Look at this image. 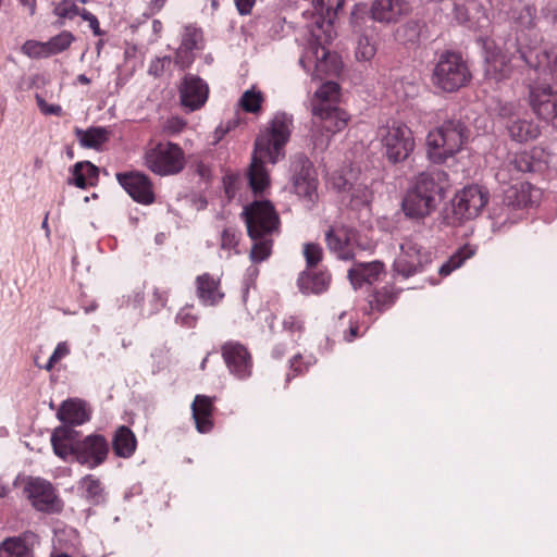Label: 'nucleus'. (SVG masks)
I'll list each match as a JSON object with an SVG mask.
<instances>
[{
	"instance_id": "obj_7",
	"label": "nucleus",
	"mask_w": 557,
	"mask_h": 557,
	"mask_svg": "<svg viewBox=\"0 0 557 557\" xmlns=\"http://www.w3.org/2000/svg\"><path fill=\"white\" fill-rule=\"evenodd\" d=\"M311 111L313 144L315 148L324 150L329 146L331 137L346 127L348 114L336 106L313 104Z\"/></svg>"
},
{
	"instance_id": "obj_26",
	"label": "nucleus",
	"mask_w": 557,
	"mask_h": 557,
	"mask_svg": "<svg viewBox=\"0 0 557 557\" xmlns=\"http://www.w3.org/2000/svg\"><path fill=\"white\" fill-rule=\"evenodd\" d=\"M191 411L197 431L200 433L210 432L213 426L211 420L213 399L205 395H197L191 404Z\"/></svg>"
},
{
	"instance_id": "obj_50",
	"label": "nucleus",
	"mask_w": 557,
	"mask_h": 557,
	"mask_svg": "<svg viewBox=\"0 0 557 557\" xmlns=\"http://www.w3.org/2000/svg\"><path fill=\"white\" fill-rule=\"evenodd\" d=\"M304 256L308 268H312L322 260L323 250L318 244L309 243L304 247Z\"/></svg>"
},
{
	"instance_id": "obj_19",
	"label": "nucleus",
	"mask_w": 557,
	"mask_h": 557,
	"mask_svg": "<svg viewBox=\"0 0 557 557\" xmlns=\"http://www.w3.org/2000/svg\"><path fill=\"white\" fill-rule=\"evenodd\" d=\"M360 173L350 169L341 176L342 184H337L339 189L348 190L350 193V203L355 208L368 206L373 199V193L369 187L367 177L360 180Z\"/></svg>"
},
{
	"instance_id": "obj_53",
	"label": "nucleus",
	"mask_w": 557,
	"mask_h": 557,
	"mask_svg": "<svg viewBox=\"0 0 557 557\" xmlns=\"http://www.w3.org/2000/svg\"><path fill=\"white\" fill-rule=\"evenodd\" d=\"M70 354V348L66 342H61L54 348L52 355L50 356L48 362L42 367L47 371H51L55 363H58L61 359L66 357Z\"/></svg>"
},
{
	"instance_id": "obj_17",
	"label": "nucleus",
	"mask_w": 557,
	"mask_h": 557,
	"mask_svg": "<svg viewBox=\"0 0 557 557\" xmlns=\"http://www.w3.org/2000/svg\"><path fill=\"white\" fill-rule=\"evenodd\" d=\"M25 493L37 510L46 512L60 510L58 497L48 481L39 478L30 479L25 486Z\"/></svg>"
},
{
	"instance_id": "obj_13",
	"label": "nucleus",
	"mask_w": 557,
	"mask_h": 557,
	"mask_svg": "<svg viewBox=\"0 0 557 557\" xmlns=\"http://www.w3.org/2000/svg\"><path fill=\"white\" fill-rule=\"evenodd\" d=\"M431 262V255L411 239L400 244V252L394 261V271L404 277L421 272Z\"/></svg>"
},
{
	"instance_id": "obj_60",
	"label": "nucleus",
	"mask_w": 557,
	"mask_h": 557,
	"mask_svg": "<svg viewBox=\"0 0 557 557\" xmlns=\"http://www.w3.org/2000/svg\"><path fill=\"white\" fill-rule=\"evenodd\" d=\"M153 300L157 302V308L164 307L166 304V295L158 288L153 290Z\"/></svg>"
},
{
	"instance_id": "obj_1",
	"label": "nucleus",
	"mask_w": 557,
	"mask_h": 557,
	"mask_svg": "<svg viewBox=\"0 0 557 557\" xmlns=\"http://www.w3.org/2000/svg\"><path fill=\"white\" fill-rule=\"evenodd\" d=\"M292 128L293 116L276 112L257 136L248 170L249 185L255 194L262 193L270 185L264 163L276 164L285 158V146L290 138Z\"/></svg>"
},
{
	"instance_id": "obj_3",
	"label": "nucleus",
	"mask_w": 557,
	"mask_h": 557,
	"mask_svg": "<svg viewBox=\"0 0 557 557\" xmlns=\"http://www.w3.org/2000/svg\"><path fill=\"white\" fill-rule=\"evenodd\" d=\"M247 232L253 246L250 251L252 262L265 260L272 249V235L278 232L280 218L269 200H256L243 211Z\"/></svg>"
},
{
	"instance_id": "obj_29",
	"label": "nucleus",
	"mask_w": 557,
	"mask_h": 557,
	"mask_svg": "<svg viewBox=\"0 0 557 557\" xmlns=\"http://www.w3.org/2000/svg\"><path fill=\"white\" fill-rule=\"evenodd\" d=\"M315 70L314 78H322V75H334L341 70V61L336 53L330 52L324 46L314 48Z\"/></svg>"
},
{
	"instance_id": "obj_33",
	"label": "nucleus",
	"mask_w": 557,
	"mask_h": 557,
	"mask_svg": "<svg viewBox=\"0 0 557 557\" xmlns=\"http://www.w3.org/2000/svg\"><path fill=\"white\" fill-rule=\"evenodd\" d=\"M136 437L127 426H120L113 436L112 446L116 456L131 457L136 449Z\"/></svg>"
},
{
	"instance_id": "obj_58",
	"label": "nucleus",
	"mask_w": 557,
	"mask_h": 557,
	"mask_svg": "<svg viewBox=\"0 0 557 557\" xmlns=\"http://www.w3.org/2000/svg\"><path fill=\"white\" fill-rule=\"evenodd\" d=\"M255 2L256 0H235L236 8L242 15L250 13Z\"/></svg>"
},
{
	"instance_id": "obj_23",
	"label": "nucleus",
	"mask_w": 557,
	"mask_h": 557,
	"mask_svg": "<svg viewBox=\"0 0 557 557\" xmlns=\"http://www.w3.org/2000/svg\"><path fill=\"white\" fill-rule=\"evenodd\" d=\"M541 197L540 189L533 187L528 182H521L509 186L505 190L504 202L515 209L533 206Z\"/></svg>"
},
{
	"instance_id": "obj_34",
	"label": "nucleus",
	"mask_w": 557,
	"mask_h": 557,
	"mask_svg": "<svg viewBox=\"0 0 557 557\" xmlns=\"http://www.w3.org/2000/svg\"><path fill=\"white\" fill-rule=\"evenodd\" d=\"M79 144L85 148L99 149L109 140L110 132L106 127H89L87 129H75Z\"/></svg>"
},
{
	"instance_id": "obj_62",
	"label": "nucleus",
	"mask_w": 557,
	"mask_h": 557,
	"mask_svg": "<svg viewBox=\"0 0 557 557\" xmlns=\"http://www.w3.org/2000/svg\"><path fill=\"white\" fill-rule=\"evenodd\" d=\"M176 319L181 321L183 325L193 326L195 323V319L193 317H189L188 313H185L184 311H181Z\"/></svg>"
},
{
	"instance_id": "obj_52",
	"label": "nucleus",
	"mask_w": 557,
	"mask_h": 557,
	"mask_svg": "<svg viewBox=\"0 0 557 557\" xmlns=\"http://www.w3.org/2000/svg\"><path fill=\"white\" fill-rule=\"evenodd\" d=\"M186 126V122L178 117L172 116L164 121L161 125V133L164 135H175L181 133Z\"/></svg>"
},
{
	"instance_id": "obj_14",
	"label": "nucleus",
	"mask_w": 557,
	"mask_h": 557,
	"mask_svg": "<svg viewBox=\"0 0 557 557\" xmlns=\"http://www.w3.org/2000/svg\"><path fill=\"white\" fill-rule=\"evenodd\" d=\"M109 453V445L104 436L91 434L76 443L74 458L81 465L94 469L104 462Z\"/></svg>"
},
{
	"instance_id": "obj_11",
	"label": "nucleus",
	"mask_w": 557,
	"mask_h": 557,
	"mask_svg": "<svg viewBox=\"0 0 557 557\" xmlns=\"http://www.w3.org/2000/svg\"><path fill=\"white\" fill-rule=\"evenodd\" d=\"M520 59L540 76L550 77L557 82V54L553 48L543 42L529 44L518 49Z\"/></svg>"
},
{
	"instance_id": "obj_25",
	"label": "nucleus",
	"mask_w": 557,
	"mask_h": 557,
	"mask_svg": "<svg viewBox=\"0 0 557 557\" xmlns=\"http://www.w3.org/2000/svg\"><path fill=\"white\" fill-rule=\"evenodd\" d=\"M509 137L517 143L535 140L541 135V127L530 116H518L507 124Z\"/></svg>"
},
{
	"instance_id": "obj_55",
	"label": "nucleus",
	"mask_w": 557,
	"mask_h": 557,
	"mask_svg": "<svg viewBox=\"0 0 557 557\" xmlns=\"http://www.w3.org/2000/svg\"><path fill=\"white\" fill-rule=\"evenodd\" d=\"M283 327L290 333H300L304 329V322L296 315H290L283 321Z\"/></svg>"
},
{
	"instance_id": "obj_54",
	"label": "nucleus",
	"mask_w": 557,
	"mask_h": 557,
	"mask_svg": "<svg viewBox=\"0 0 557 557\" xmlns=\"http://www.w3.org/2000/svg\"><path fill=\"white\" fill-rule=\"evenodd\" d=\"M171 58L170 57H163V58H156L150 62L148 73L153 76H160L166 64H170Z\"/></svg>"
},
{
	"instance_id": "obj_30",
	"label": "nucleus",
	"mask_w": 557,
	"mask_h": 557,
	"mask_svg": "<svg viewBox=\"0 0 557 557\" xmlns=\"http://www.w3.org/2000/svg\"><path fill=\"white\" fill-rule=\"evenodd\" d=\"M325 240L331 251L335 252L338 258L348 260L351 258V251L349 248V233L348 230L343 226L331 227L325 233Z\"/></svg>"
},
{
	"instance_id": "obj_21",
	"label": "nucleus",
	"mask_w": 557,
	"mask_h": 557,
	"mask_svg": "<svg viewBox=\"0 0 557 557\" xmlns=\"http://www.w3.org/2000/svg\"><path fill=\"white\" fill-rule=\"evenodd\" d=\"M409 9L405 0H374L370 12L374 21L388 24L398 22Z\"/></svg>"
},
{
	"instance_id": "obj_12",
	"label": "nucleus",
	"mask_w": 557,
	"mask_h": 557,
	"mask_svg": "<svg viewBox=\"0 0 557 557\" xmlns=\"http://www.w3.org/2000/svg\"><path fill=\"white\" fill-rule=\"evenodd\" d=\"M488 201V193L479 185H469L453 198V214L459 222L476 218Z\"/></svg>"
},
{
	"instance_id": "obj_6",
	"label": "nucleus",
	"mask_w": 557,
	"mask_h": 557,
	"mask_svg": "<svg viewBox=\"0 0 557 557\" xmlns=\"http://www.w3.org/2000/svg\"><path fill=\"white\" fill-rule=\"evenodd\" d=\"M144 165L160 176L175 175L185 166V153L174 143H158L147 147L144 152Z\"/></svg>"
},
{
	"instance_id": "obj_49",
	"label": "nucleus",
	"mask_w": 557,
	"mask_h": 557,
	"mask_svg": "<svg viewBox=\"0 0 557 557\" xmlns=\"http://www.w3.org/2000/svg\"><path fill=\"white\" fill-rule=\"evenodd\" d=\"M488 109L491 113L500 117H511L516 112V106L512 102H506L499 99L493 100Z\"/></svg>"
},
{
	"instance_id": "obj_42",
	"label": "nucleus",
	"mask_w": 557,
	"mask_h": 557,
	"mask_svg": "<svg viewBox=\"0 0 557 557\" xmlns=\"http://www.w3.org/2000/svg\"><path fill=\"white\" fill-rule=\"evenodd\" d=\"M22 52L35 59L51 57L47 41L27 40L22 46Z\"/></svg>"
},
{
	"instance_id": "obj_38",
	"label": "nucleus",
	"mask_w": 557,
	"mask_h": 557,
	"mask_svg": "<svg viewBox=\"0 0 557 557\" xmlns=\"http://www.w3.org/2000/svg\"><path fill=\"white\" fill-rule=\"evenodd\" d=\"M536 8L533 4H522L515 8L511 12V18L521 28H533L536 24Z\"/></svg>"
},
{
	"instance_id": "obj_56",
	"label": "nucleus",
	"mask_w": 557,
	"mask_h": 557,
	"mask_svg": "<svg viewBox=\"0 0 557 557\" xmlns=\"http://www.w3.org/2000/svg\"><path fill=\"white\" fill-rule=\"evenodd\" d=\"M37 103L39 109L45 114L61 115L62 108L59 104H48L42 98L37 96Z\"/></svg>"
},
{
	"instance_id": "obj_27",
	"label": "nucleus",
	"mask_w": 557,
	"mask_h": 557,
	"mask_svg": "<svg viewBox=\"0 0 557 557\" xmlns=\"http://www.w3.org/2000/svg\"><path fill=\"white\" fill-rule=\"evenodd\" d=\"M197 296L206 306L219 304L224 294L220 289V280L205 273L196 278Z\"/></svg>"
},
{
	"instance_id": "obj_57",
	"label": "nucleus",
	"mask_w": 557,
	"mask_h": 557,
	"mask_svg": "<svg viewBox=\"0 0 557 557\" xmlns=\"http://www.w3.org/2000/svg\"><path fill=\"white\" fill-rule=\"evenodd\" d=\"M321 5L325 8L326 13L330 15L333 13L334 15L344 7L345 0H319Z\"/></svg>"
},
{
	"instance_id": "obj_2",
	"label": "nucleus",
	"mask_w": 557,
	"mask_h": 557,
	"mask_svg": "<svg viewBox=\"0 0 557 557\" xmlns=\"http://www.w3.org/2000/svg\"><path fill=\"white\" fill-rule=\"evenodd\" d=\"M448 187V174L437 168H430L416 175L406 191L401 209L412 220H423L437 208L445 189Z\"/></svg>"
},
{
	"instance_id": "obj_31",
	"label": "nucleus",
	"mask_w": 557,
	"mask_h": 557,
	"mask_svg": "<svg viewBox=\"0 0 557 557\" xmlns=\"http://www.w3.org/2000/svg\"><path fill=\"white\" fill-rule=\"evenodd\" d=\"M331 283V275L325 272L312 273L302 272L298 277V286L302 294H321L325 292Z\"/></svg>"
},
{
	"instance_id": "obj_24",
	"label": "nucleus",
	"mask_w": 557,
	"mask_h": 557,
	"mask_svg": "<svg viewBox=\"0 0 557 557\" xmlns=\"http://www.w3.org/2000/svg\"><path fill=\"white\" fill-rule=\"evenodd\" d=\"M77 436L78 433L67 425L55 428L51 435L54 454L64 460L70 456L74 457V448L78 442Z\"/></svg>"
},
{
	"instance_id": "obj_20",
	"label": "nucleus",
	"mask_w": 557,
	"mask_h": 557,
	"mask_svg": "<svg viewBox=\"0 0 557 557\" xmlns=\"http://www.w3.org/2000/svg\"><path fill=\"white\" fill-rule=\"evenodd\" d=\"M181 103L188 111L201 108L208 98L207 84L194 75H186L180 87Z\"/></svg>"
},
{
	"instance_id": "obj_46",
	"label": "nucleus",
	"mask_w": 557,
	"mask_h": 557,
	"mask_svg": "<svg viewBox=\"0 0 557 557\" xmlns=\"http://www.w3.org/2000/svg\"><path fill=\"white\" fill-rule=\"evenodd\" d=\"M396 296L388 290L377 292L370 301V307L379 312L385 311L395 302Z\"/></svg>"
},
{
	"instance_id": "obj_64",
	"label": "nucleus",
	"mask_w": 557,
	"mask_h": 557,
	"mask_svg": "<svg viewBox=\"0 0 557 557\" xmlns=\"http://www.w3.org/2000/svg\"><path fill=\"white\" fill-rule=\"evenodd\" d=\"M325 39H324V42H330L333 37H334V32H333V27H332V23H331V20H329L326 23H325Z\"/></svg>"
},
{
	"instance_id": "obj_37",
	"label": "nucleus",
	"mask_w": 557,
	"mask_h": 557,
	"mask_svg": "<svg viewBox=\"0 0 557 557\" xmlns=\"http://www.w3.org/2000/svg\"><path fill=\"white\" fill-rule=\"evenodd\" d=\"M339 99V85L335 82L329 81L320 86L314 92V97L311 102L313 104H321L323 107L335 106Z\"/></svg>"
},
{
	"instance_id": "obj_22",
	"label": "nucleus",
	"mask_w": 557,
	"mask_h": 557,
	"mask_svg": "<svg viewBox=\"0 0 557 557\" xmlns=\"http://www.w3.org/2000/svg\"><path fill=\"white\" fill-rule=\"evenodd\" d=\"M38 543L34 533L7 537L0 543V557H35L34 547Z\"/></svg>"
},
{
	"instance_id": "obj_28",
	"label": "nucleus",
	"mask_w": 557,
	"mask_h": 557,
	"mask_svg": "<svg viewBox=\"0 0 557 557\" xmlns=\"http://www.w3.org/2000/svg\"><path fill=\"white\" fill-rule=\"evenodd\" d=\"M383 263L379 261L368 263H356L349 271L348 277L355 289L364 283L371 284L376 281L383 272Z\"/></svg>"
},
{
	"instance_id": "obj_51",
	"label": "nucleus",
	"mask_w": 557,
	"mask_h": 557,
	"mask_svg": "<svg viewBox=\"0 0 557 557\" xmlns=\"http://www.w3.org/2000/svg\"><path fill=\"white\" fill-rule=\"evenodd\" d=\"M193 51L194 50H191L189 48H185V47H181V46L177 48V50L175 52L174 63L180 70L184 71L191 65V63L195 60V55H194Z\"/></svg>"
},
{
	"instance_id": "obj_36",
	"label": "nucleus",
	"mask_w": 557,
	"mask_h": 557,
	"mask_svg": "<svg viewBox=\"0 0 557 557\" xmlns=\"http://www.w3.org/2000/svg\"><path fill=\"white\" fill-rule=\"evenodd\" d=\"M476 252V248L471 245H465L460 247L455 253H453L447 261H445L438 269V273L442 276L449 275L453 271L460 268L466 260L472 258Z\"/></svg>"
},
{
	"instance_id": "obj_9",
	"label": "nucleus",
	"mask_w": 557,
	"mask_h": 557,
	"mask_svg": "<svg viewBox=\"0 0 557 557\" xmlns=\"http://www.w3.org/2000/svg\"><path fill=\"white\" fill-rule=\"evenodd\" d=\"M384 153L391 163L405 161L414 148V139L411 129L404 124L394 123L391 126L380 128Z\"/></svg>"
},
{
	"instance_id": "obj_47",
	"label": "nucleus",
	"mask_w": 557,
	"mask_h": 557,
	"mask_svg": "<svg viewBox=\"0 0 557 557\" xmlns=\"http://www.w3.org/2000/svg\"><path fill=\"white\" fill-rule=\"evenodd\" d=\"M239 236L240 233L233 227L223 230L220 243L221 249L227 251L235 250L238 245Z\"/></svg>"
},
{
	"instance_id": "obj_39",
	"label": "nucleus",
	"mask_w": 557,
	"mask_h": 557,
	"mask_svg": "<svg viewBox=\"0 0 557 557\" xmlns=\"http://www.w3.org/2000/svg\"><path fill=\"white\" fill-rule=\"evenodd\" d=\"M79 488L84 496L95 504H98L102 499V486L101 482L94 475L88 474L81 479Z\"/></svg>"
},
{
	"instance_id": "obj_18",
	"label": "nucleus",
	"mask_w": 557,
	"mask_h": 557,
	"mask_svg": "<svg viewBox=\"0 0 557 557\" xmlns=\"http://www.w3.org/2000/svg\"><path fill=\"white\" fill-rule=\"evenodd\" d=\"M223 359L232 374L244 380L251 375L252 359L247 348L234 342L225 343L222 347Z\"/></svg>"
},
{
	"instance_id": "obj_59",
	"label": "nucleus",
	"mask_w": 557,
	"mask_h": 557,
	"mask_svg": "<svg viewBox=\"0 0 557 557\" xmlns=\"http://www.w3.org/2000/svg\"><path fill=\"white\" fill-rule=\"evenodd\" d=\"M530 153H532V166H534V170L533 172H537V171H541L545 164H546V160H540L539 159V154L541 153L537 149H532L529 151Z\"/></svg>"
},
{
	"instance_id": "obj_10",
	"label": "nucleus",
	"mask_w": 557,
	"mask_h": 557,
	"mask_svg": "<svg viewBox=\"0 0 557 557\" xmlns=\"http://www.w3.org/2000/svg\"><path fill=\"white\" fill-rule=\"evenodd\" d=\"M292 190L308 208H311L318 198L317 180L312 175V165L308 158L302 154L296 156L290 163Z\"/></svg>"
},
{
	"instance_id": "obj_48",
	"label": "nucleus",
	"mask_w": 557,
	"mask_h": 557,
	"mask_svg": "<svg viewBox=\"0 0 557 557\" xmlns=\"http://www.w3.org/2000/svg\"><path fill=\"white\" fill-rule=\"evenodd\" d=\"M532 153L528 151H523L515 154L512 160L510 161V165L513 166L515 170L522 173L533 172L534 166H532Z\"/></svg>"
},
{
	"instance_id": "obj_61",
	"label": "nucleus",
	"mask_w": 557,
	"mask_h": 557,
	"mask_svg": "<svg viewBox=\"0 0 557 557\" xmlns=\"http://www.w3.org/2000/svg\"><path fill=\"white\" fill-rule=\"evenodd\" d=\"M300 359H301V356L300 355H296L290 360V369H293L296 373H301L304 371V369L305 370L307 369V366H302L300 363Z\"/></svg>"
},
{
	"instance_id": "obj_15",
	"label": "nucleus",
	"mask_w": 557,
	"mask_h": 557,
	"mask_svg": "<svg viewBox=\"0 0 557 557\" xmlns=\"http://www.w3.org/2000/svg\"><path fill=\"white\" fill-rule=\"evenodd\" d=\"M530 104L540 119L557 127V92L550 86L542 85L531 88Z\"/></svg>"
},
{
	"instance_id": "obj_16",
	"label": "nucleus",
	"mask_w": 557,
	"mask_h": 557,
	"mask_svg": "<svg viewBox=\"0 0 557 557\" xmlns=\"http://www.w3.org/2000/svg\"><path fill=\"white\" fill-rule=\"evenodd\" d=\"M116 180L135 201L144 205L154 201L152 183L146 174L141 172L116 173Z\"/></svg>"
},
{
	"instance_id": "obj_63",
	"label": "nucleus",
	"mask_w": 557,
	"mask_h": 557,
	"mask_svg": "<svg viewBox=\"0 0 557 557\" xmlns=\"http://www.w3.org/2000/svg\"><path fill=\"white\" fill-rule=\"evenodd\" d=\"M10 492L11 485L9 482L4 481L3 478H0V498L8 496Z\"/></svg>"
},
{
	"instance_id": "obj_8",
	"label": "nucleus",
	"mask_w": 557,
	"mask_h": 557,
	"mask_svg": "<svg viewBox=\"0 0 557 557\" xmlns=\"http://www.w3.org/2000/svg\"><path fill=\"white\" fill-rule=\"evenodd\" d=\"M482 45L484 49V76L486 79L492 81L494 83H499L505 79H508L513 70L516 67V63L513 61L521 60L520 53L516 57L513 53H510L508 49L502 51L495 42L488 38L482 39ZM528 45H525L527 47ZM524 47V45H519L517 47V52L519 48Z\"/></svg>"
},
{
	"instance_id": "obj_43",
	"label": "nucleus",
	"mask_w": 557,
	"mask_h": 557,
	"mask_svg": "<svg viewBox=\"0 0 557 557\" xmlns=\"http://www.w3.org/2000/svg\"><path fill=\"white\" fill-rule=\"evenodd\" d=\"M356 59L358 61H370L376 53L374 42L368 36H360L356 47Z\"/></svg>"
},
{
	"instance_id": "obj_40",
	"label": "nucleus",
	"mask_w": 557,
	"mask_h": 557,
	"mask_svg": "<svg viewBox=\"0 0 557 557\" xmlns=\"http://www.w3.org/2000/svg\"><path fill=\"white\" fill-rule=\"evenodd\" d=\"M79 8L74 0H62L53 8V13L59 17L57 24L63 26L65 20H73L79 15Z\"/></svg>"
},
{
	"instance_id": "obj_32",
	"label": "nucleus",
	"mask_w": 557,
	"mask_h": 557,
	"mask_svg": "<svg viewBox=\"0 0 557 557\" xmlns=\"http://www.w3.org/2000/svg\"><path fill=\"white\" fill-rule=\"evenodd\" d=\"M57 417L65 424L81 425L88 420L85 406L81 400H65L59 408Z\"/></svg>"
},
{
	"instance_id": "obj_4",
	"label": "nucleus",
	"mask_w": 557,
	"mask_h": 557,
	"mask_svg": "<svg viewBox=\"0 0 557 557\" xmlns=\"http://www.w3.org/2000/svg\"><path fill=\"white\" fill-rule=\"evenodd\" d=\"M467 139L468 131L463 123L457 120L445 121L428 134L429 158L442 163L460 151Z\"/></svg>"
},
{
	"instance_id": "obj_5",
	"label": "nucleus",
	"mask_w": 557,
	"mask_h": 557,
	"mask_svg": "<svg viewBox=\"0 0 557 557\" xmlns=\"http://www.w3.org/2000/svg\"><path fill=\"white\" fill-rule=\"evenodd\" d=\"M471 73L459 53L446 51L438 58L433 70V84L440 89L453 92L466 86Z\"/></svg>"
},
{
	"instance_id": "obj_44",
	"label": "nucleus",
	"mask_w": 557,
	"mask_h": 557,
	"mask_svg": "<svg viewBox=\"0 0 557 557\" xmlns=\"http://www.w3.org/2000/svg\"><path fill=\"white\" fill-rule=\"evenodd\" d=\"M262 101V94L253 89L246 90L240 98V104L245 111L257 113L260 111Z\"/></svg>"
},
{
	"instance_id": "obj_45",
	"label": "nucleus",
	"mask_w": 557,
	"mask_h": 557,
	"mask_svg": "<svg viewBox=\"0 0 557 557\" xmlns=\"http://www.w3.org/2000/svg\"><path fill=\"white\" fill-rule=\"evenodd\" d=\"M202 40V32L201 29L187 25L184 28V33L182 35L181 47L189 48L191 50L198 48V44Z\"/></svg>"
},
{
	"instance_id": "obj_41",
	"label": "nucleus",
	"mask_w": 557,
	"mask_h": 557,
	"mask_svg": "<svg viewBox=\"0 0 557 557\" xmlns=\"http://www.w3.org/2000/svg\"><path fill=\"white\" fill-rule=\"evenodd\" d=\"M74 40V35L67 30H63L60 34L53 36L47 41L50 54L54 55L65 51Z\"/></svg>"
},
{
	"instance_id": "obj_35",
	"label": "nucleus",
	"mask_w": 557,
	"mask_h": 557,
	"mask_svg": "<svg viewBox=\"0 0 557 557\" xmlns=\"http://www.w3.org/2000/svg\"><path fill=\"white\" fill-rule=\"evenodd\" d=\"M73 177L69 181L78 188H86L94 185L98 178V168L90 162H77L73 168Z\"/></svg>"
}]
</instances>
